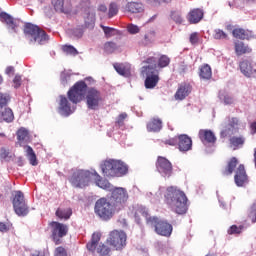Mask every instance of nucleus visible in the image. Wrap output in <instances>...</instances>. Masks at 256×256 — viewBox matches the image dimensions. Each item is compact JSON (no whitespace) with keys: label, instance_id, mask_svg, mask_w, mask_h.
<instances>
[{"label":"nucleus","instance_id":"obj_42","mask_svg":"<svg viewBox=\"0 0 256 256\" xmlns=\"http://www.w3.org/2000/svg\"><path fill=\"white\" fill-rule=\"evenodd\" d=\"M62 51H64V53H67V55H79V51H77L76 48L71 45H64L62 47Z\"/></svg>","mask_w":256,"mask_h":256},{"label":"nucleus","instance_id":"obj_50","mask_svg":"<svg viewBox=\"0 0 256 256\" xmlns=\"http://www.w3.org/2000/svg\"><path fill=\"white\" fill-rule=\"evenodd\" d=\"M0 158L4 159V161H9L11 159V152L7 148H1L0 150Z\"/></svg>","mask_w":256,"mask_h":256},{"label":"nucleus","instance_id":"obj_54","mask_svg":"<svg viewBox=\"0 0 256 256\" xmlns=\"http://www.w3.org/2000/svg\"><path fill=\"white\" fill-rule=\"evenodd\" d=\"M189 41L191 45H197V43H199V33L194 32L190 34Z\"/></svg>","mask_w":256,"mask_h":256},{"label":"nucleus","instance_id":"obj_64","mask_svg":"<svg viewBox=\"0 0 256 256\" xmlns=\"http://www.w3.org/2000/svg\"><path fill=\"white\" fill-rule=\"evenodd\" d=\"M31 256H41V251H35Z\"/></svg>","mask_w":256,"mask_h":256},{"label":"nucleus","instance_id":"obj_39","mask_svg":"<svg viewBox=\"0 0 256 256\" xmlns=\"http://www.w3.org/2000/svg\"><path fill=\"white\" fill-rule=\"evenodd\" d=\"M219 98L225 103V105H233V103H235V99L233 98V96L225 92H220Z\"/></svg>","mask_w":256,"mask_h":256},{"label":"nucleus","instance_id":"obj_29","mask_svg":"<svg viewBox=\"0 0 256 256\" xmlns=\"http://www.w3.org/2000/svg\"><path fill=\"white\" fill-rule=\"evenodd\" d=\"M239 165V161L232 157L225 167V169L222 171V175H233V171H235V168Z\"/></svg>","mask_w":256,"mask_h":256},{"label":"nucleus","instance_id":"obj_45","mask_svg":"<svg viewBox=\"0 0 256 256\" xmlns=\"http://www.w3.org/2000/svg\"><path fill=\"white\" fill-rule=\"evenodd\" d=\"M171 19L175 21L178 25H181V23H183V17L181 16V12H171Z\"/></svg>","mask_w":256,"mask_h":256},{"label":"nucleus","instance_id":"obj_37","mask_svg":"<svg viewBox=\"0 0 256 256\" xmlns=\"http://www.w3.org/2000/svg\"><path fill=\"white\" fill-rule=\"evenodd\" d=\"M96 185L100 187V189H105L106 191H111L113 189L111 183H109L108 180L101 178L100 176L96 180Z\"/></svg>","mask_w":256,"mask_h":256},{"label":"nucleus","instance_id":"obj_21","mask_svg":"<svg viewBox=\"0 0 256 256\" xmlns=\"http://www.w3.org/2000/svg\"><path fill=\"white\" fill-rule=\"evenodd\" d=\"M113 67L118 75H121L122 77H131V64L127 62H116L113 64Z\"/></svg>","mask_w":256,"mask_h":256},{"label":"nucleus","instance_id":"obj_10","mask_svg":"<svg viewBox=\"0 0 256 256\" xmlns=\"http://www.w3.org/2000/svg\"><path fill=\"white\" fill-rule=\"evenodd\" d=\"M89 181H91V172L88 170H78L69 178L71 185L79 189L87 187V185H89Z\"/></svg>","mask_w":256,"mask_h":256},{"label":"nucleus","instance_id":"obj_22","mask_svg":"<svg viewBox=\"0 0 256 256\" xmlns=\"http://www.w3.org/2000/svg\"><path fill=\"white\" fill-rule=\"evenodd\" d=\"M95 27V21L91 19L90 21L85 20V24L82 26H78L74 29L73 35L77 37V39H81L83 37V33H85V29H93Z\"/></svg>","mask_w":256,"mask_h":256},{"label":"nucleus","instance_id":"obj_9","mask_svg":"<svg viewBox=\"0 0 256 256\" xmlns=\"http://www.w3.org/2000/svg\"><path fill=\"white\" fill-rule=\"evenodd\" d=\"M99 241H101V234L94 233L92 235L91 241L86 245L88 251H91L92 253L97 251L98 255L100 256L111 255V248L105 244H99ZM97 245L99 246L97 247Z\"/></svg>","mask_w":256,"mask_h":256},{"label":"nucleus","instance_id":"obj_5","mask_svg":"<svg viewBox=\"0 0 256 256\" xmlns=\"http://www.w3.org/2000/svg\"><path fill=\"white\" fill-rule=\"evenodd\" d=\"M94 213L101 221H111L118 213L114 206H112L109 199L102 197L95 202Z\"/></svg>","mask_w":256,"mask_h":256},{"label":"nucleus","instance_id":"obj_7","mask_svg":"<svg viewBox=\"0 0 256 256\" xmlns=\"http://www.w3.org/2000/svg\"><path fill=\"white\" fill-rule=\"evenodd\" d=\"M108 201L112 204L115 210L123 211L127 207V201H129V193L127 189L118 187L111 190V196Z\"/></svg>","mask_w":256,"mask_h":256},{"label":"nucleus","instance_id":"obj_20","mask_svg":"<svg viewBox=\"0 0 256 256\" xmlns=\"http://www.w3.org/2000/svg\"><path fill=\"white\" fill-rule=\"evenodd\" d=\"M205 15V12L203 9L200 8H194L190 10V12L187 15V21L191 25H197V23H200L203 20V17Z\"/></svg>","mask_w":256,"mask_h":256},{"label":"nucleus","instance_id":"obj_2","mask_svg":"<svg viewBox=\"0 0 256 256\" xmlns=\"http://www.w3.org/2000/svg\"><path fill=\"white\" fill-rule=\"evenodd\" d=\"M164 203L177 215H185L187 213V195L175 186L166 188Z\"/></svg>","mask_w":256,"mask_h":256},{"label":"nucleus","instance_id":"obj_17","mask_svg":"<svg viewBox=\"0 0 256 256\" xmlns=\"http://www.w3.org/2000/svg\"><path fill=\"white\" fill-rule=\"evenodd\" d=\"M198 136L200 141L204 144L215 145L217 143V136H215V133L209 129H200Z\"/></svg>","mask_w":256,"mask_h":256},{"label":"nucleus","instance_id":"obj_61","mask_svg":"<svg viewBox=\"0 0 256 256\" xmlns=\"http://www.w3.org/2000/svg\"><path fill=\"white\" fill-rule=\"evenodd\" d=\"M6 75H15V67L8 66L5 70Z\"/></svg>","mask_w":256,"mask_h":256},{"label":"nucleus","instance_id":"obj_53","mask_svg":"<svg viewBox=\"0 0 256 256\" xmlns=\"http://www.w3.org/2000/svg\"><path fill=\"white\" fill-rule=\"evenodd\" d=\"M214 39H227V33L221 29H216L214 32Z\"/></svg>","mask_w":256,"mask_h":256},{"label":"nucleus","instance_id":"obj_3","mask_svg":"<svg viewBox=\"0 0 256 256\" xmlns=\"http://www.w3.org/2000/svg\"><path fill=\"white\" fill-rule=\"evenodd\" d=\"M144 63L147 66H143L141 70V74L143 77H146L144 85L146 89H155L157 84L159 83V72H157V58L149 57Z\"/></svg>","mask_w":256,"mask_h":256},{"label":"nucleus","instance_id":"obj_16","mask_svg":"<svg viewBox=\"0 0 256 256\" xmlns=\"http://www.w3.org/2000/svg\"><path fill=\"white\" fill-rule=\"evenodd\" d=\"M234 181L237 187H243V185H247V183H249V177L247 176V172L245 171V166L243 164L238 166L234 176Z\"/></svg>","mask_w":256,"mask_h":256},{"label":"nucleus","instance_id":"obj_58","mask_svg":"<svg viewBox=\"0 0 256 256\" xmlns=\"http://www.w3.org/2000/svg\"><path fill=\"white\" fill-rule=\"evenodd\" d=\"M21 81V75L17 74L13 79V85L15 89H19V87H21Z\"/></svg>","mask_w":256,"mask_h":256},{"label":"nucleus","instance_id":"obj_23","mask_svg":"<svg viewBox=\"0 0 256 256\" xmlns=\"http://www.w3.org/2000/svg\"><path fill=\"white\" fill-rule=\"evenodd\" d=\"M147 131L149 133H159L161 129H163V121L159 118H152L148 123H147Z\"/></svg>","mask_w":256,"mask_h":256},{"label":"nucleus","instance_id":"obj_33","mask_svg":"<svg viewBox=\"0 0 256 256\" xmlns=\"http://www.w3.org/2000/svg\"><path fill=\"white\" fill-rule=\"evenodd\" d=\"M134 217H135L137 223H139V221H141V217H145L146 224H147V220L151 219L153 216H149V211L147 210V208L139 207L136 209V211L134 213Z\"/></svg>","mask_w":256,"mask_h":256},{"label":"nucleus","instance_id":"obj_55","mask_svg":"<svg viewBox=\"0 0 256 256\" xmlns=\"http://www.w3.org/2000/svg\"><path fill=\"white\" fill-rule=\"evenodd\" d=\"M229 127H231L232 129H237V127H239V118H229Z\"/></svg>","mask_w":256,"mask_h":256},{"label":"nucleus","instance_id":"obj_27","mask_svg":"<svg viewBox=\"0 0 256 256\" xmlns=\"http://www.w3.org/2000/svg\"><path fill=\"white\" fill-rule=\"evenodd\" d=\"M15 114L11 108H4L0 110V123H13Z\"/></svg>","mask_w":256,"mask_h":256},{"label":"nucleus","instance_id":"obj_26","mask_svg":"<svg viewBox=\"0 0 256 256\" xmlns=\"http://www.w3.org/2000/svg\"><path fill=\"white\" fill-rule=\"evenodd\" d=\"M234 49L235 53L238 57H241V55H247V53H252L253 49L249 47V45H246L245 43L241 41H236L234 43Z\"/></svg>","mask_w":256,"mask_h":256},{"label":"nucleus","instance_id":"obj_41","mask_svg":"<svg viewBox=\"0 0 256 256\" xmlns=\"http://www.w3.org/2000/svg\"><path fill=\"white\" fill-rule=\"evenodd\" d=\"M9 101H11V96L9 94L0 93V109H3V107H7Z\"/></svg>","mask_w":256,"mask_h":256},{"label":"nucleus","instance_id":"obj_30","mask_svg":"<svg viewBox=\"0 0 256 256\" xmlns=\"http://www.w3.org/2000/svg\"><path fill=\"white\" fill-rule=\"evenodd\" d=\"M56 217L58 219H64L67 221L68 219H71V216L73 215V210L71 208H58L55 213Z\"/></svg>","mask_w":256,"mask_h":256},{"label":"nucleus","instance_id":"obj_47","mask_svg":"<svg viewBox=\"0 0 256 256\" xmlns=\"http://www.w3.org/2000/svg\"><path fill=\"white\" fill-rule=\"evenodd\" d=\"M241 231H243V226H237V225H232L229 229H228V235H239V233H241Z\"/></svg>","mask_w":256,"mask_h":256},{"label":"nucleus","instance_id":"obj_8","mask_svg":"<svg viewBox=\"0 0 256 256\" xmlns=\"http://www.w3.org/2000/svg\"><path fill=\"white\" fill-rule=\"evenodd\" d=\"M147 225H152L155 233L162 237H171V233H173V226L165 220H160L156 216L148 218Z\"/></svg>","mask_w":256,"mask_h":256},{"label":"nucleus","instance_id":"obj_60","mask_svg":"<svg viewBox=\"0 0 256 256\" xmlns=\"http://www.w3.org/2000/svg\"><path fill=\"white\" fill-rule=\"evenodd\" d=\"M0 231L1 233H7V231H9V226L3 222H0Z\"/></svg>","mask_w":256,"mask_h":256},{"label":"nucleus","instance_id":"obj_13","mask_svg":"<svg viewBox=\"0 0 256 256\" xmlns=\"http://www.w3.org/2000/svg\"><path fill=\"white\" fill-rule=\"evenodd\" d=\"M156 169L162 177H171L173 175V164L169 159L163 157V156H158L157 161H156Z\"/></svg>","mask_w":256,"mask_h":256},{"label":"nucleus","instance_id":"obj_40","mask_svg":"<svg viewBox=\"0 0 256 256\" xmlns=\"http://www.w3.org/2000/svg\"><path fill=\"white\" fill-rule=\"evenodd\" d=\"M169 63H171V58L167 55H161L158 59V67H160V69L169 67Z\"/></svg>","mask_w":256,"mask_h":256},{"label":"nucleus","instance_id":"obj_38","mask_svg":"<svg viewBox=\"0 0 256 256\" xmlns=\"http://www.w3.org/2000/svg\"><path fill=\"white\" fill-rule=\"evenodd\" d=\"M22 203H25V195L21 191H16L14 198L12 200L13 207H17L18 205H21Z\"/></svg>","mask_w":256,"mask_h":256},{"label":"nucleus","instance_id":"obj_49","mask_svg":"<svg viewBox=\"0 0 256 256\" xmlns=\"http://www.w3.org/2000/svg\"><path fill=\"white\" fill-rule=\"evenodd\" d=\"M100 27L101 29H103L104 34L107 38L113 37V35H115V28L107 27L104 25H101Z\"/></svg>","mask_w":256,"mask_h":256},{"label":"nucleus","instance_id":"obj_48","mask_svg":"<svg viewBox=\"0 0 256 256\" xmlns=\"http://www.w3.org/2000/svg\"><path fill=\"white\" fill-rule=\"evenodd\" d=\"M18 141H25L29 137V132L24 128H21L17 132Z\"/></svg>","mask_w":256,"mask_h":256},{"label":"nucleus","instance_id":"obj_51","mask_svg":"<svg viewBox=\"0 0 256 256\" xmlns=\"http://www.w3.org/2000/svg\"><path fill=\"white\" fill-rule=\"evenodd\" d=\"M127 31H128V33H130V35H137V33H139V31H141V29H139V26H137L135 24H129L127 26Z\"/></svg>","mask_w":256,"mask_h":256},{"label":"nucleus","instance_id":"obj_11","mask_svg":"<svg viewBox=\"0 0 256 256\" xmlns=\"http://www.w3.org/2000/svg\"><path fill=\"white\" fill-rule=\"evenodd\" d=\"M107 243L116 251H121L127 245V234L123 231L113 230L109 234Z\"/></svg>","mask_w":256,"mask_h":256},{"label":"nucleus","instance_id":"obj_57","mask_svg":"<svg viewBox=\"0 0 256 256\" xmlns=\"http://www.w3.org/2000/svg\"><path fill=\"white\" fill-rule=\"evenodd\" d=\"M250 217L252 219V223H256V201L252 204L250 208Z\"/></svg>","mask_w":256,"mask_h":256},{"label":"nucleus","instance_id":"obj_44","mask_svg":"<svg viewBox=\"0 0 256 256\" xmlns=\"http://www.w3.org/2000/svg\"><path fill=\"white\" fill-rule=\"evenodd\" d=\"M117 13H119V7L117 6L116 3L112 2L109 6L108 16L111 19V17H115Z\"/></svg>","mask_w":256,"mask_h":256},{"label":"nucleus","instance_id":"obj_19","mask_svg":"<svg viewBox=\"0 0 256 256\" xmlns=\"http://www.w3.org/2000/svg\"><path fill=\"white\" fill-rule=\"evenodd\" d=\"M233 37L235 39H240V41H250V39H255V35L251 30H245L243 28H234L232 31Z\"/></svg>","mask_w":256,"mask_h":256},{"label":"nucleus","instance_id":"obj_32","mask_svg":"<svg viewBox=\"0 0 256 256\" xmlns=\"http://www.w3.org/2000/svg\"><path fill=\"white\" fill-rule=\"evenodd\" d=\"M13 209L18 215V217H25L29 215V206H27L26 202H22V204H18L17 206H13Z\"/></svg>","mask_w":256,"mask_h":256},{"label":"nucleus","instance_id":"obj_4","mask_svg":"<svg viewBox=\"0 0 256 256\" xmlns=\"http://www.w3.org/2000/svg\"><path fill=\"white\" fill-rule=\"evenodd\" d=\"M100 167L104 177H123L129 173V167L121 160H106Z\"/></svg>","mask_w":256,"mask_h":256},{"label":"nucleus","instance_id":"obj_34","mask_svg":"<svg viewBox=\"0 0 256 256\" xmlns=\"http://www.w3.org/2000/svg\"><path fill=\"white\" fill-rule=\"evenodd\" d=\"M24 149L26 152V157L30 161V165H33L34 167L38 165L37 155L35 154V151L33 150V148L31 146H25Z\"/></svg>","mask_w":256,"mask_h":256},{"label":"nucleus","instance_id":"obj_62","mask_svg":"<svg viewBox=\"0 0 256 256\" xmlns=\"http://www.w3.org/2000/svg\"><path fill=\"white\" fill-rule=\"evenodd\" d=\"M250 130H251L252 135H255V133H256V122L251 123Z\"/></svg>","mask_w":256,"mask_h":256},{"label":"nucleus","instance_id":"obj_36","mask_svg":"<svg viewBox=\"0 0 256 256\" xmlns=\"http://www.w3.org/2000/svg\"><path fill=\"white\" fill-rule=\"evenodd\" d=\"M230 145L234 147V149H237V147H241L245 145V137L243 136H234L229 139Z\"/></svg>","mask_w":256,"mask_h":256},{"label":"nucleus","instance_id":"obj_43","mask_svg":"<svg viewBox=\"0 0 256 256\" xmlns=\"http://www.w3.org/2000/svg\"><path fill=\"white\" fill-rule=\"evenodd\" d=\"M64 3H65V0H52V5L55 11H59L60 13H63L64 11V8H63Z\"/></svg>","mask_w":256,"mask_h":256},{"label":"nucleus","instance_id":"obj_1","mask_svg":"<svg viewBox=\"0 0 256 256\" xmlns=\"http://www.w3.org/2000/svg\"><path fill=\"white\" fill-rule=\"evenodd\" d=\"M87 93V83L85 81L76 82L67 92V97L61 95L59 102V113L64 115V117H69L73 110L71 109V103L73 105H77V103H81L85 94Z\"/></svg>","mask_w":256,"mask_h":256},{"label":"nucleus","instance_id":"obj_35","mask_svg":"<svg viewBox=\"0 0 256 256\" xmlns=\"http://www.w3.org/2000/svg\"><path fill=\"white\" fill-rule=\"evenodd\" d=\"M126 9L129 11V13H141V11H143V4L137 2H129L126 5Z\"/></svg>","mask_w":256,"mask_h":256},{"label":"nucleus","instance_id":"obj_25","mask_svg":"<svg viewBox=\"0 0 256 256\" xmlns=\"http://www.w3.org/2000/svg\"><path fill=\"white\" fill-rule=\"evenodd\" d=\"M240 71L245 77H251L255 73L253 64L249 60H242L239 64Z\"/></svg>","mask_w":256,"mask_h":256},{"label":"nucleus","instance_id":"obj_28","mask_svg":"<svg viewBox=\"0 0 256 256\" xmlns=\"http://www.w3.org/2000/svg\"><path fill=\"white\" fill-rule=\"evenodd\" d=\"M199 77L204 81H209L213 77V71L209 64H204L199 69Z\"/></svg>","mask_w":256,"mask_h":256},{"label":"nucleus","instance_id":"obj_18","mask_svg":"<svg viewBox=\"0 0 256 256\" xmlns=\"http://www.w3.org/2000/svg\"><path fill=\"white\" fill-rule=\"evenodd\" d=\"M193 148V140L187 134H181L178 136V149L182 152L191 151Z\"/></svg>","mask_w":256,"mask_h":256},{"label":"nucleus","instance_id":"obj_14","mask_svg":"<svg viewBox=\"0 0 256 256\" xmlns=\"http://www.w3.org/2000/svg\"><path fill=\"white\" fill-rule=\"evenodd\" d=\"M101 92L95 88H90L86 94V104L88 109L93 111L99 109V103H101Z\"/></svg>","mask_w":256,"mask_h":256},{"label":"nucleus","instance_id":"obj_46","mask_svg":"<svg viewBox=\"0 0 256 256\" xmlns=\"http://www.w3.org/2000/svg\"><path fill=\"white\" fill-rule=\"evenodd\" d=\"M117 49V44L115 42H106L104 44V50L106 53H113Z\"/></svg>","mask_w":256,"mask_h":256},{"label":"nucleus","instance_id":"obj_6","mask_svg":"<svg viewBox=\"0 0 256 256\" xmlns=\"http://www.w3.org/2000/svg\"><path fill=\"white\" fill-rule=\"evenodd\" d=\"M24 34L30 39L31 43H37L38 45H43V43L49 41L47 32L35 24L26 23L24 25Z\"/></svg>","mask_w":256,"mask_h":256},{"label":"nucleus","instance_id":"obj_52","mask_svg":"<svg viewBox=\"0 0 256 256\" xmlns=\"http://www.w3.org/2000/svg\"><path fill=\"white\" fill-rule=\"evenodd\" d=\"M164 145H170L171 147H175V145H179V136L164 140Z\"/></svg>","mask_w":256,"mask_h":256},{"label":"nucleus","instance_id":"obj_12","mask_svg":"<svg viewBox=\"0 0 256 256\" xmlns=\"http://www.w3.org/2000/svg\"><path fill=\"white\" fill-rule=\"evenodd\" d=\"M49 227H51V238L55 245H61V239L69 233V228L67 225L52 221L49 223Z\"/></svg>","mask_w":256,"mask_h":256},{"label":"nucleus","instance_id":"obj_63","mask_svg":"<svg viewBox=\"0 0 256 256\" xmlns=\"http://www.w3.org/2000/svg\"><path fill=\"white\" fill-rule=\"evenodd\" d=\"M98 11H101L102 13H107V6L100 5L98 8Z\"/></svg>","mask_w":256,"mask_h":256},{"label":"nucleus","instance_id":"obj_31","mask_svg":"<svg viewBox=\"0 0 256 256\" xmlns=\"http://www.w3.org/2000/svg\"><path fill=\"white\" fill-rule=\"evenodd\" d=\"M157 37V32L155 30L147 31L142 38V45H151L155 43V39Z\"/></svg>","mask_w":256,"mask_h":256},{"label":"nucleus","instance_id":"obj_24","mask_svg":"<svg viewBox=\"0 0 256 256\" xmlns=\"http://www.w3.org/2000/svg\"><path fill=\"white\" fill-rule=\"evenodd\" d=\"M0 19L2 23L7 25L8 29H11V31L17 33V23L15 22V19L11 17V15L7 14L6 12H2L0 13Z\"/></svg>","mask_w":256,"mask_h":256},{"label":"nucleus","instance_id":"obj_59","mask_svg":"<svg viewBox=\"0 0 256 256\" xmlns=\"http://www.w3.org/2000/svg\"><path fill=\"white\" fill-rule=\"evenodd\" d=\"M127 119V113H121L118 118H117V121L116 123L118 125H123V122Z\"/></svg>","mask_w":256,"mask_h":256},{"label":"nucleus","instance_id":"obj_15","mask_svg":"<svg viewBox=\"0 0 256 256\" xmlns=\"http://www.w3.org/2000/svg\"><path fill=\"white\" fill-rule=\"evenodd\" d=\"M191 91H193V86L190 83L184 82L178 86V89L174 95L176 101H183L186 97L191 95Z\"/></svg>","mask_w":256,"mask_h":256},{"label":"nucleus","instance_id":"obj_56","mask_svg":"<svg viewBox=\"0 0 256 256\" xmlns=\"http://www.w3.org/2000/svg\"><path fill=\"white\" fill-rule=\"evenodd\" d=\"M54 256H67V250L62 246L57 247L54 251Z\"/></svg>","mask_w":256,"mask_h":256}]
</instances>
